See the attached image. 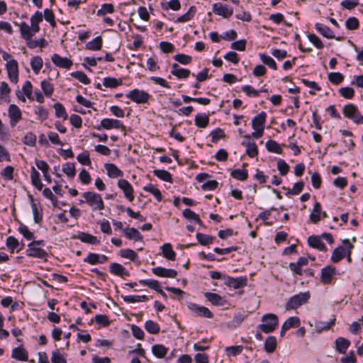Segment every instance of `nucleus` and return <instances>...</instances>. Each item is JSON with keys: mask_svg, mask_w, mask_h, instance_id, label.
I'll return each instance as SVG.
<instances>
[{"mask_svg": "<svg viewBox=\"0 0 363 363\" xmlns=\"http://www.w3.org/2000/svg\"><path fill=\"white\" fill-rule=\"evenodd\" d=\"M262 324L258 328L264 333H270L273 332L278 326V316L274 313H267L262 316Z\"/></svg>", "mask_w": 363, "mask_h": 363, "instance_id": "f257e3e1", "label": "nucleus"}, {"mask_svg": "<svg viewBox=\"0 0 363 363\" xmlns=\"http://www.w3.org/2000/svg\"><path fill=\"white\" fill-rule=\"evenodd\" d=\"M83 197L93 211H101L104 208V203L99 194L86 191L83 194Z\"/></svg>", "mask_w": 363, "mask_h": 363, "instance_id": "f03ea898", "label": "nucleus"}, {"mask_svg": "<svg viewBox=\"0 0 363 363\" xmlns=\"http://www.w3.org/2000/svg\"><path fill=\"white\" fill-rule=\"evenodd\" d=\"M310 296L309 292L299 293L298 294L291 296L286 302L285 309L290 311L297 308L303 303H306L310 298Z\"/></svg>", "mask_w": 363, "mask_h": 363, "instance_id": "7ed1b4c3", "label": "nucleus"}, {"mask_svg": "<svg viewBox=\"0 0 363 363\" xmlns=\"http://www.w3.org/2000/svg\"><path fill=\"white\" fill-rule=\"evenodd\" d=\"M126 96L136 104H146L148 102L150 95L144 90L134 89L130 91Z\"/></svg>", "mask_w": 363, "mask_h": 363, "instance_id": "20e7f679", "label": "nucleus"}, {"mask_svg": "<svg viewBox=\"0 0 363 363\" xmlns=\"http://www.w3.org/2000/svg\"><path fill=\"white\" fill-rule=\"evenodd\" d=\"M224 284L234 289H239L247 286V279L246 277L233 278L226 276L224 277Z\"/></svg>", "mask_w": 363, "mask_h": 363, "instance_id": "39448f33", "label": "nucleus"}, {"mask_svg": "<svg viewBox=\"0 0 363 363\" xmlns=\"http://www.w3.org/2000/svg\"><path fill=\"white\" fill-rule=\"evenodd\" d=\"M8 114L10 119V125L15 127L16 124L22 119V113L21 109L15 104H11L8 109Z\"/></svg>", "mask_w": 363, "mask_h": 363, "instance_id": "423d86ee", "label": "nucleus"}, {"mask_svg": "<svg viewBox=\"0 0 363 363\" xmlns=\"http://www.w3.org/2000/svg\"><path fill=\"white\" fill-rule=\"evenodd\" d=\"M6 67L10 80L16 84L18 81V66L16 60H10L7 62Z\"/></svg>", "mask_w": 363, "mask_h": 363, "instance_id": "0eeeda50", "label": "nucleus"}, {"mask_svg": "<svg viewBox=\"0 0 363 363\" xmlns=\"http://www.w3.org/2000/svg\"><path fill=\"white\" fill-rule=\"evenodd\" d=\"M101 127L106 130L113 128L125 130V125L121 121L112 118H104L101 120L100 127H98L97 129L100 130Z\"/></svg>", "mask_w": 363, "mask_h": 363, "instance_id": "6e6552de", "label": "nucleus"}, {"mask_svg": "<svg viewBox=\"0 0 363 363\" xmlns=\"http://www.w3.org/2000/svg\"><path fill=\"white\" fill-rule=\"evenodd\" d=\"M212 10L214 13L225 18H229L233 14V9L232 8L227 5H223L220 3H215L213 5Z\"/></svg>", "mask_w": 363, "mask_h": 363, "instance_id": "1a4fd4ad", "label": "nucleus"}, {"mask_svg": "<svg viewBox=\"0 0 363 363\" xmlns=\"http://www.w3.org/2000/svg\"><path fill=\"white\" fill-rule=\"evenodd\" d=\"M118 186L124 193L125 197L129 201H133L134 200L133 189L131 184L125 179H121L118 181Z\"/></svg>", "mask_w": 363, "mask_h": 363, "instance_id": "9d476101", "label": "nucleus"}, {"mask_svg": "<svg viewBox=\"0 0 363 363\" xmlns=\"http://www.w3.org/2000/svg\"><path fill=\"white\" fill-rule=\"evenodd\" d=\"M26 255L30 257H36L40 259H45L48 257V253L43 249L33 246V243L28 245V249L26 250Z\"/></svg>", "mask_w": 363, "mask_h": 363, "instance_id": "9b49d317", "label": "nucleus"}, {"mask_svg": "<svg viewBox=\"0 0 363 363\" xmlns=\"http://www.w3.org/2000/svg\"><path fill=\"white\" fill-rule=\"evenodd\" d=\"M51 60L55 65L60 68L69 69L72 65V61L67 57H62L58 54H53Z\"/></svg>", "mask_w": 363, "mask_h": 363, "instance_id": "f8f14e48", "label": "nucleus"}, {"mask_svg": "<svg viewBox=\"0 0 363 363\" xmlns=\"http://www.w3.org/2000/svg\"><path fill=\"white\" fill-rule=\"evenodd\" d=\"M152 272L157 277L165 278H175L177 275V272L176 270L162 267L152 268Z\"/></svg>", "mask_w": 363, "mask_h": 363, "instance_id": "ddd939ff", "label": "nucleus"}, {"mask_svg": "<svg viewBox=\"0 0 363 363\" xmlns=\"http://www.w3.org/2000/svg\"><path fill=\"white\" fill-rule=\"evenodd\" d=\"M335 275V267L327 266L321 269L320 280L324 284H328L331 282Z\"/></svg>", "mask_w": 363, "mask_h": 363, "instance_id": "4468645a", "label": "nucleus"}, {"mask_svg": "<svg viewBox=\"0 0 363 363\" xmlns=\"http://www.w3.org/2000/svg\"><path fill=\"white\" fill-rule=\"evenodd\" d=\"M308 243L310 247L317 249L322 252H326L328 250L325 245L321 240V237L316 235L309 236L308 238Z\"/></svg>", "mask_w": 363, "mask_h": 363, "instance_id": "2eb2a0df", "label": "nucleus"}, {"mask_svg": "<svg viewBox=\"0 0 363 363\" xmlns=\"http://www.w3.org/2000/svg\"><path fill=\"white\" fill-rule=\"evenodd\" d=\"M267 118V113L262 111L258 115L255 116L252 121V126L254 130L260 129L264 130V123Z\"/></svg>", "mask_w": 363, "mask_h": 363, "instance_id": "dca6fc26", "label": "nucleus"}, {"mask_svg": "<svg viewBox=\"0 0 363 363\" xmlns=\"http://www.w3.org/2000/svg\"><path fill=\"white\" fill-rule=\"evenodd\" d=\"M189 308L194 312L196 315L211 318H213V313L210 310L204 306H200L197 304L192 303L189 306Z\"/></svg>", "mask_w": 363, "mask_h": 363, "instance_id": "f3484780", "label": "nucleus"}, {"mask_svg": "<svg viewBox=\"0 0 363 363\" xmlns=\"http://www.w3.org/2000/svg\"><path fill=\"white\" fill-rule=\"evenodd\" d=\"M335 350L340 354H345L350 345V341L345 337H339L335 341Z\"/></svg>", "mask_w": 363, "mask_h": 363, "instance_id": "a211bd4d", "label": "nucleus"}, {"mask_svg": "<svg viewBox=\"0 0 363 363\" xmlns=\"http://www.w3.org/2000/svg\"><path fill=\"white\" fill-rule=\"evenodd\" d=\"M73 238H77L83 242L92 245H97L100 242L96 236L84 232L79 233L78 235L74 236Z\"/></svg>", "mask_w": 363, "mask_h": 363, "instance_id": "6ab92c4d", "label": "nucleus"}, {"mask_svg": "<svg viewBox=\"0 0 363 363\" xmlns=\"http://www.w3.org/2000/svg\"><path fill=\"white\" fill-rule=\"evenodd\" d=\"M11 357L19 361H28V353L26 350L22 347H15L12 350Z\"/></svg>", "mask_w": 363, "mask_h": 363, "instance_id": "aec40b11", "label": "nucleus"}, {"mask_svg": "<svg viewBox=\"0 0 363 363\" xmlns=\"http://www.w3.org/2000/svg\"><path fill=\"white\" fill-rule=\"evenodd\" d=\"M105 169L107 171V174L109 177L117 178L123 175V172L119 169L117 166L112 163H107L105 164Z\"/></svg>", "mask_w": 363, "mask_h": 363, "instance_id": "412c9836", "label": "nucleus"}, {"mask_svg": "<svg viewBox=\"0 0 363 363\" xmlns=\"http://www.w3.org/2000/svg\"><path fill=\"white\" fill-rule=\"evenodd\" d=\"M204 296L206 299L210 301L212 304L215 306H223L225 304L224 298L220 295L211 293V292H206L204 294Z\"/></svg>", "mask_w": 363, "mask_h": 363, "instance_id": "4be33fe9", "label": "nucleus"}, {"mask_svg": "<svg viewBox=\"0 0 363 363\" xmlns=\"http://www.w3.org/2000/svg\"><path fill=\"white\" fill-rule=\"evenodd\" d=\"M110 272L114 275L119 277L129 275V272L125 269V268L122 264L116 262L112 263L110 265Z\"/></svg>", "mask_w": 363, "mask_h": 363, "instance_id": "5701e85b", "label": "nucleus"}, {"mask_svg": "<svg viewBox=\"0 0 363 363\" xmlns=\"http://www.w3.org/2000/svg\"><path fill=\"white\" fill-rule=\"evenodd\" d=\"M315 29L325 38L332 39L335 38L333 31L327 26L317 23L315 25Z\"/></svg>", "mask_w": 363, "mask_h": 363, "instance_id": "b1692460", "label": "nucleus"}, {"mask_svg": "<svg viewBox=\"0 0 363 363\" xmlns=\"http://www.w3.org/2000/svg\"><path fill=\"white\" fill-rule=\"evenodd\" d=\"M162 255L168 260L174 261L176 258V253L173 250L170 243H165L161 247Z\"/></svg>", "mask_w": 363, "mask_h": 363, "instance_id": "393cba45", "label": "nucleus"}, {"mask_svg": "<svg viewBox=\"0 0 363 363\" xmlns=\"http://www.w3.org/2000/svg\"><path fill=\"white\" fill-rule=\"evenodd\" d=\"M347 252V248L345 249L342 246H338L333 250L331 256V261L334 263L339 262L345 257Z\"/></svg>", "mask_w": 363, "mask_h": 363, "instance_id": "a878e982", "label": "nucleus"}, {"mask_svg": "<svg viewBox=\"0 0 363 363\" xmlns=\"http://www.w3.org/2000/svg\"><path fill=\"white\" fill-rule=\"evenodd\" d=\"M241 145L246 147V153L250 157H255L258 155V148L255 142L242 141Z\"/></svg>", "mask_w": 363, "mask_h": 363, "instance_id": "bb28decb", "label": "nucleus"}, {"mask_svg": "<svg viewBox=\"0 0 363 363\" xmlns=\"http://www.w3.org/2000/svg\"><path fill=\"white\" fill-rule=\"evenodd\" d=\"M335 323V318L330 320L329 322L316 321L315 323V330L318 333H320L323 330H329Z\"/></svg>", "mask_w": 363, "mask_h": 363, "instance_id": "cd10ccee", "label": "nucleus"}, {"mask_svg": "<svg viewBox=\"0 0 363 363\" xmlns=\"http://www.w3.org/2000/svg\"><path fill=\"white\" fill-rule=\"evenodd\" d=\"M124 233L125 236L130 240H134L135 241H141L143 240V235L135 228H126L124 230Z\"/></svg>", "mask_w": 363, "mask_h": 363, "instance_id": "c85d7f7f", "label": "nucleus"}, {"mask_svg": "<svg viewBox=\"0 0 363 363\" xmlns=\"http://www.w3.org/2000/svg\"><path fill=\"white\" fill-rule=\"evenodd\" d=\"M209 123V117L206 113H199L195 116V125L201 128H205Z\"/></svg>", "mask_w": 363, "mask_h": 363, "instance_id": "c756f323", "label": "nucleus"}, {"mask_svg": "<svg viewBox=\"0 0 363 363\" xmlns=\"http://www.w3.org/2000/svg\"><path fill=\"white\" fill-rule=\"evenodd\" d=\"M321 205L315 202L312 213L310 215V220L313 223H317L320 220Z\"/></svg>", "mask_w": 363, "mask_h": 363, "instance_id": "7c9ffc66", "label": "nucleus"}, {"mask_svg": "<svg viewBox=\"0 0 363 363\" xmlns=\"http://www.w3.org/2000/svg\"><path fill=\"white\" fill-rule=\"evenodd\" d=\"M167 348L163 345L157 344L152 347L153 354L157 358H163L167 353Z\"/></svg>", "mask_w": 363, "mask_h": 363, "instance_id": "2f4dec72", "label": "nucleus"}, {"mask_svg": "<svg viewBox=\"0 0 363 363\" xmlns=\"http://www.w3.org/2000/svg\"><path fill=\"white\" fill-rule=\"evenodd\" d=\"M232 177L240 181H245L248 177V172L245 169H235L230 173Z\"/></svg>", "mask_w": 363, "mask_h": 363, "instance_id": "473e14b6", "label": "nucleus"}, {"mask_svg": "<svg viewBox=\"0 0 363 363\" xmlns=\"http://www.w3.org/2000/svg\"><path fill=\"white\" fill-rule=\"evenodd\" d=\"M102 47V38L101 36H97L92 40L89 41L86 48L90 50H99Z\"/></svg>", "mask_w": 363, "mask_h": 363, "instance_id": "72a5a7b5", "label": "nucleus"}, {"mask_svg": "<svg viewBox=\"0 0 363 363\" xmlns=\"http://www.w3.org/2000/svg\"><path fill=\"white\" fill-rule=\"evenodd\" d=\"M123 83L121 79H116L113 77H105L104 79L103 85L108 88H116L121 86Z\"/></svg>", "mask_w": 363, "mask_h": 363, "instance_id": "f704fd0d", "label": "nucleus"}, {"mask_svg": "<svg viewBox=\"0 0 363 363\" xmlns=\"http://www.w3.org/2000/svg\"><path fill=\"white\" fill-rule=\"evenodd\" d=\"M153 174H154V175H155L156 177H157L158 178H160V179H162L164 182H171V183L173 182L172 174L166 170L155 169L153 171Z\"/></svg>", "mask_w": 363, "mask_h": 363, "instance_id": "c9c22d12", "label": "nucleus"}, {"mask_svg": "<svg viewBox=\"0 0 363 363\" xmlns=\"http://www.w3.org/2000/svg\"><path fill=\"white\" fill-rule=\"evenodd\" d=\"M277 347V340L274 336H269L264 342V350L268 353L273 352Z\"/></svg>", "mask_w": 363, "mask_h": 363, "instance_id": "e433bc0d", "label": "nucleus"}, {"mask_svg": "<svg viewBox=\"0 0 363 363\" xmlns=\"http://www.w3.org/2000/svg\"><path fill=\"white\" fill-rule=\"evenodd\" d=\"M196 12V7L194 6H191L186 13L183 14L177 18V22L185 23L190 21L194 16Z\"/></svg>", "mask_w": 363, "mask_h": 363, "instance_id": "4c0bfd02", "label": "nucleus"}, {"mask_svg": "<svg viewBox=\"0 0 363 363\" xmlns=\"http://www.w3.org/2000/svg\"><path fill=\"white\" fill-rule=\"evenodd\" d=\"M21 34L22 37L27 40V42L32 38L33 33L31 30L30 27L26 23L22 22L21 23Z\"/></svg>", "mask_w": 363, "mask_h": 363, "instance_id": "58836bf2", "label": "nucleus"}, {"mask_svg": "<svg viewBox=\"0 0 363 363\" xmlns=\"http://www.w3.org/2000/svg\"><path fill=\"white\" fill-rule=\"evenodd\" d=\"M184 217L189 220H193L200 225H203L202 220L199 218V216L189 208H186L182 213Z\"/></svg>", "mask_w": 363, "mask_h": 363, "instance_id": "ea45409f", "label": "nucleus"}, {"mask_svg": "<svg viewBox=\"0 0 363 363\" xmlns=\"http://www.w3.org/2000/svg\"><path fill=\"white\" fill-rule=\"evenodd\" d=\"M259 56L260 60L264 65L269 67L270 68H272L274 70H277V63L272 57H271L270 56L267 55L264 53L259 54Z\"/></svg>", "mask_w": 363, "mask_h": 363, "instance_id": "a19ab883", "label": "nucleus"}, {"mask_svg": "<svg viewBox=\"0 0 363 363\" xmlns=\"http://www.w3.org/2000/svg\"><path fill=\"white\" fill-rule=\"evenodd\" d=\"M266 148L269 152L281 154L282 150L279 144L273 140H269L266 143Z\"/></svg>", "mask_w": 363, "mask_h": 363, "instance_id": "79ce46f5", "label": "nucleus"}, {"mask_svg": "<svg viewBox=\"0 0 363 363\" xmlns=\"http://www.w3.org/2000/svg\"><path fill=\"white\" fill-rule=\"evenodd\" d=\"M196 238L198 240V242L203 246L208 245L211 243H213L214 240V238L206 234H203L201 233H197L196 234Z\"/></svg>", "mask_w": 363, "mask_h": 363, "instance_id": "37998d69", "label": "nucleus"}, {"mask_svg": "<svg viewBox=\"0 0 363 363\" xmlns=\"http://www.w3.org/2000/svg\"><path fill=\"white\" fill-rule=\"evenodd\" d=\"M33 220L35 223H40L43 219V211L38 208V205L33 201L31 203Z\"/></svg>", "mask_w": 363, "mask_h": 363, "instance_id": "c03bdc74", "label": "nucleus"}, {"mask_svg": "<svg viewBox=\"0 0 363 363\" xmlns=\"http://www.w3.org/2000/svg\"><path fill=\"white\" fill-rule=\"evenodd\" d=\"M43 64V59L39 56L33 57L30 60L31 68L35 74H38L42 69Z\"/></svg>", "mask_w": 363, "mask_h": 363, "instance_id": "a18cd8bd", "label": "nucleus"}, {"mask_svg": "<svg viewBox=\"0 0 363 363\" xmlns=\"http://www.w3.org/2000/svg\"><path fill=\"white\" fill-rule=\"evenodd\" d=\"M62 172L69 177L73 178L76 174V169L74 163L67 162L62 166Z\"/></svg>", "mask_w": 363, "mask_h": 363, "instance_id": "49530a36", "label": "nucleus"}, {"mask_svg": "<svg viewBox=\"0 0 363 363\" xmlns=\"http://www.w3.org/2000/svg\"><path fill=\"white\" fill-rule=\"evenodd\" d=\"M145 328L150 334H157L160 332L159 325L151 320L145 322Z\"/></svg>", "mask_w": 363, "mask_h": 363, "instance_id": "de8ad7c7", "label": "nucleus"}, {"mask_svg": "<svg viewBox=\"0 0 363 363\" xmlns=\"http://www.w3.org/2000/svg\"><path fill=\"white\" fill-rule=\"evenodd\" d=\"M301 324L298 317H290L283 324L284 329L289 330L291 328H298Z\"/></svg>", "mask_w": 363, "mask_h": 363, "instance_id": "09e8293b", "label": "nucleus"}, {"mask_svg": "<svg viewBox=\"0 0 363 363\" xmlns=\"http://www.w3.org/2000/svg\"><path fill=\"white\" fill-rule=\"evenodd\" d=\"M54 108H55V116L57 118H62L64 120L67 119L68 116L67 114L65 107L63 106V105L62 104H60V103L55 104Z\"/></svg>", "mask_w": 363, "mask_h": 363, "instance_id": "8fccbe9b", "label": "nucleus"}, {"mask_svg": "<svg viewBox=\"0 0 363 363\" xmlns=\"http://www.w3.org/2000/svg\"><path fill=\"white\" fill-rule=\"evenodd\" d=\"M144 191L151 193L155 196L158 201H161L162 196L160 191L156 188L154 185L150 184L143 188Z\"/></svg>", "mask_w": 363, "mask_h": 363, "instance_id": "3c124183", "label": "nucleus"}, {"mask_svg": "<svg viewBox=\"0 0 363 363\" xmlns=\"http://www.w3.org/2000/svg\"><path fill=\"white\" fill-rule=\"evenodd\" d=\"M357 110L358 108L355 105L350 104L344 106L342 112L345 117L351 119Z\"/></svg>", "mask_w": 363, "mask_h": 363, "instance_id": "603ef678", "label": "nucleus"}, {"mask_svg": "<svg viewBox=\"0 0 363 363\" xmlns=\"http://www.w3.org/2000/svg\"><path fill=\"white\" fill-rule=\"evenodd\" d=\"M71 75L84 84H89L91 82L87 75L82 71L72 72Z\"/></svg>", "mask_w": 363, "mask_h": 363, "instance_id": "864d4df0", "label": "nucleus"}, {"mask_svg": "<svg viewBox=\"0 0 363 363\" xmlns=\"http://www.w3.org/2000/svg\"><path fill=\"white\" fill-rule=\"evenodd\" d=\"M122 298L125 302L127 303H135V302H142L147 301L148 298L145 295L143 296H122Z\"/></svg>", "mask_w": 363, "mask_h": 363, "instance_id": "5fc2aeb1", "label": "nucleus"}, {"mask_svg": "<svg viewBox=\"0 0 363 363\" xmlns=\"http://www.w3.org/2000/svg\"><path fill=\"white\" fill-rule=\"evenodd\" d=\"M344 79V76L340 72H330L328 74V80L334 84H340Z\"/></svg>", "mask_w": 363, "mask_h": 363, "instance_id": "6e6d98bb", "label": "nucleus"}, {"mask_svg": "<svg viewBox=\"0 0 363 363\" xmlns=\"http://www.w3.org/2000/svg\"><path fill=\"white\" fill-rule=\"evenodd\" d=\"M41 89L46 96H50L54 91L53 85L47 80L41 82Z\"/></svg>", "mask_w": 363, "mask_h": 363, "instance_id": "4d7b16f0", "label": "nucleus"}, {"mask_svg": "<svg viewBox=\"0 0 363 363\" xmlns=\"http://www.w3.org/2000/svg\"><path fill=\"white\" fill-rule=\"evenodd\" d=\"M139 283L156 291L160 288L159 281L154 279H141L139 281Z\"/></svg>", "mask_w": 363, "mask_h": 363, "instance_id": "13d9d810", "label": "nucleus"}, {"mask_svg": "<svg viewBox=\"0 0 363 363\" xmlns=\"http://www.w3.org/2000/svg\"><path fill=\"white\" fill-rule=\"evenodd\" d=\"M212 137L211 142L216 143L220 139L225 138V132L221 128H216L211 133Z\"/></svg>", "mask_w": 363, "mask_h": 363, "instance_id": "bf43d9fd", "label": "nucleus"}, {"mask_svg": "<svg viewBox=\"0 0 363 363\" xmlns=\"http://www.w3.org/2000/svg\"><path fill=\"white\" fill-rule=\"evenodd\" d=\"M171 74L179 79H186L191 74V71L187 69L180 68L178 70H172Z\"/></svg>", "mask_w": 363, "mask_h": 363, "instance_id": "052dcab7", "label": "nucleus"}, {"mask_svg": "<svg viewBox=\"0 0 363 363\" xmlns=\"http://www.w3.org/2000/svg\"><path fill=\"white\" fill-rule=\"evenodd\" d=\"M114 12L113 5L111 4H104L101 6V8L98 10L97 15L98 16H104L106 13H112Z\"/></svg>", "mask_w": 363, "mask_h": 363, "instance_id": "680f3d73", "label": "nucleus"}, {"mask_svg": "<svg viewBox=\"0 0 363 363\" xmlns=\"http://www.w3.org/2000/svg\"><path fill=\"white\" fill-rule=\"evenodd\" d=\"M162 9L167 10L179 11L181 9V4L179 0H170L167 5L162 4Z\"/></svg>", "mask_w": 363, "mask_h": 363, "instance_id": "e2e57ef3", "label": "nucleus"}, {"mask_svg": "<svg viewBox=\"0 0 363 363\" xmlns=\"http://www.w3.org/2000/svg\"><path fill=\"white\" fill-rule=\"evenodd\" d=\"M77 161L84 165H90L91 160L89 157V153L86 151L81 154H79L77 157Z\"/></svg>", "mask_w": 363, "mask_h": 363, "instance_id": "0e129e2a", "label": "nucleus"}, {"mask_svg": "<svg viewBox=\"0 0 363 363\" xmlns=\"http://www.w3.org/2000/svg\"><path fill=\"white\" fill-rule=\"evenodd\" d=\"M174 59L182 65H188L191 63L192 60L191 56L185 54H177L174 56Z\"/></svg>", "mask_w": 363, "mask_h": 363, "instance_id": "69168bd1", "label": "nucleus"}, {"mask_svg": "<svg viewBox=\"0 0 363 363\" xmlns=\"http://www.w3.org/2000/svg\"><path fill=\"white\" fill-rule=\"evenodd\" d=\"M345 26L349 30H356L359 26V21L355 17H350L347 19Z\"/></svg>", "mask_w": 363, "mask_h": 363, "instance_id": "338daca9", "label": "nucleus"}, {"mask_svg": "<svg viewBox=\"0 0 363 363\" xmlns=\"http://www.w3.org/2000/svg\"><path fill=\"white\" fill-rule=\"evenodd\" d=\"M52 363H67L65 358L60 353L58 350L52 353Z\"/></svg>", "mask_w": 363, "mask_h": 363, "instance_id": "774afa93", "label": "nucleus"}]
</instances>
